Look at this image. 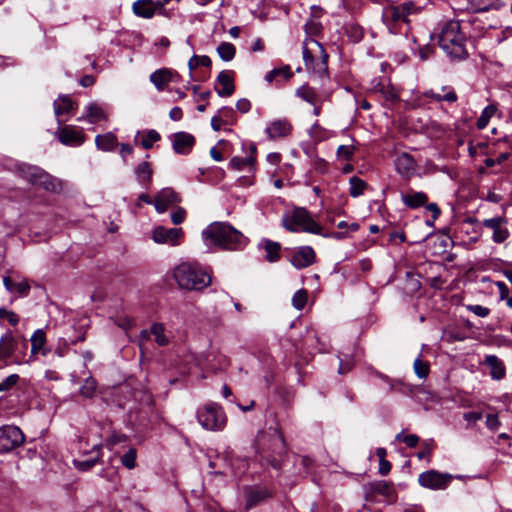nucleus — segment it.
Returning <instances> with one entry per match:
<instances>
[{"label": "nucleus", "instance_id": "aec40b11", "mask_svg": "<svg viewBox=\"0 0 512 512\" xmlns=\"http://www.w3.org/2000/svg\"><path fill=\"white\" fill-rule=\"evenodd\" d=\"M395 166L398 173L407 178L411 177L416 171V162L407 153H402L396 158Z\"/></svg>", "mask_w": 512, "mask_h": 512}, {"label": "nucleus", "instance_id": "bb28decb", "mask_svg": "<svg viewBox=\"0 0 512 512\" xmlns=\"http://www.w3.org/2000/svg\"><path fill=\"white\" fill-rule=\"evenodd\" d=\"M46 343V333L43 329H37L33 335L31 336V353L37 354L41 353L43 356H46L48 350L45 349Z\"/></svg>", "mask_w": 512, "mask_h": 512}, {"label": "nucleus", "instance_id": "6e6552de", "mask_svg": "<svg viewBox=\"0 0 512 512\" xmlns=\"http://www.w3.org/2000/svg\"><path fill=\"white\" fill-rule=\"evenodd\" d=\"M18 171L28 182L47 191H56L60 188L59 180L39 167L21 164Z\"/></svg>", "mask_w": 512, "mask_h": 512}, {"label": "nucleus", "instance_id": "cd10ccee", "mask_svg": "<svg viewBox=\"0 0 512 512\" xmlns=\"http://www.w3.org/2000/svg\"><path fill=\"white\" fill-rule=\"evenodd\" d=\"M16 348V340L11 332L4 334L0 339V360L10 357Z\"/></svg>", "mask_w": 512, "mask_h": 512}, {"label": "nucleus", "instance_id": "c03bdc74", "mask_svg": "<svg viewBox=\"0 0 512 512\" xmlns=\"http://www.w3.org/2000/svg\"><path fill=\"white\" fill-rule=\"evenodd\" d=\"M255 162V158L253 156L241 158V157H233L230 161V166L235 170H243L246 167H252Z\"/></svg>", "mask_w": 512, "mask_h": 512}, {"label": "nucleus", "instance_id": "0eeeda50", "mask_svg": "<svg viewBox=\"0 0 512 512\" xmlns=\"http://www.w3.org/2000/svg\"><path fill=\"white\" fill-rule=\"evenodd\" d=\"M197 420L199 424L206 430L220 431L227 422L226 415L220 405L217 403H207L198 408Z\"/></svg>", "mask_w": 512, "mask_h": 512}, {"label": "nucleus", "instance_id": "412c9836", "mask_svg": "<svg viewBox=\"0 0 512 512\" xmlns=\"http://www.w3.org/2000/svg\"><path fill=\"white\" fill-rule=\"evenodd\" d=\"M484 364L489 368L492 379L499 381L505 377L506 369L504 363L497 356H486Z\"/></svg>", "mask_w": 512, "mask_h": 512}, {"label": "nucleus", "instance_id": "8fccbe9b", "mask_svg": "<svg viewBox=\"0 0 512 512\" xmlns=\"http://www.w3.org/2000/svg\"><path fill=\"white\" fill-rule=\"evenodd\" d=\"M306 33L309 35H318L321 32L322 25L316 19H310L305 25Z\"/></svg>", "mask_w": 512, "mask_h": 512}, {"label": "nucleus", "instance_id": "1a4fd4ad", "mask_svg": "<svg viewBox=\"0 0 512 512\" xmlns=\"http://www.w3.org/2000/svg\"><path fill=\"white\" fill-rule=\"evenodd\" d=\"M452 479L451 474L428 470L419 475L418 483L427 489L442 490L448 487Z\"/></svg>", "mask_w": 512, "mask_h": 512}, {"label": "nucleus", "instance_id": "c9c22d12", "mask_svg": "<svg viewBox=\"0 0 512 512\" xmlns=\"http://www.w3.org/2000/svg\"><path fill=\"white\" fill-rule=\"evenodd\" d=\"M141 136L140 144L144 149H150L153 144L160 140L161 136L156 130H148L144 133L138 132L135 136V141Z\"/></svg>", "mask_w": 512, "mask_h": 512}, {"label": "nucleus", "instance_id": "603ef678", "mask_svg": "<svg viewBox=\"0 0 512 512\" xmlns=\"http://www.w3.org/2000/svg\"><path fill=\"white\" fill-rule=\"evenodd\" d=\"M30 291V284L27 280L23 279L19 282H15L14 292L18 293L20 296H27Z\"/></svg>", "mask_w": 512, "mask_h": 512}, {"label": "nucleus", "instance_id": "423d86ee", "mask_svg": "<svg viewBox=\"0 0 512 512\" xmlns=\"http://www.w3.org/2000/svg\"><path fill=\"white\" fill-rule=\"evenodd\" d=\"M328 54L324 47L314 39H306L303 43V59L307 70L325 75L328 69Z\"/></svg>", "mask_w": 512, "mask_h": 512}, {"label": "nucleus", "instance_id": "13d9d810", "mask_svg": "<svg viewBox=\"0 0 512 512\" xmlns=\"http://www.w3.org/2000/svg\"><path fill=\"white\" fill-rule=\"evenodd\" d=\"M227 121L221 119V115H215L211 119V126L215 131H219L221 127L226 124Z\"/></svg>", "mask_w": 512, "mask_h": 512}, {"label": "nucleus", "instance_id": "f257e3e1", "mask_svg": "<svg viewBox=\"0 0 512 512\" xmlns=\"http://www.w3.org/2000/svg\"><path fill=\"white\" fill-rule=\"evenodd\" d=\"M202 238L209 247L225 250H238L247 243V238L226 222H213L202 232Z\"/></svg>", "mask_w": 512, "mask_h": 512}, {"label": "nucleus", "instance_id": "c756f323", "mask_svg": "<svg viewBox=\"0 0 512 512\" xmlns=\"http://www.w3.org/2000/svg\"><path fill=\"white\" fill-rule=\"evenodd\" d=\"M101 447H102L101 444H95L93 446L92 453L94 454V456L91 457L90 459L74 460L73 463H74L75 467L81 471H87V470L91 469L100 460Z\"/></svg>", "mask_w": 512, "mask_h": 512}, {"label": "nucleus", "instance_id": "f03ea898", "mask_svg": "<svg viewBox=\"0 0 512 512\" xmlns=\"http://www.w3.org/2000/svg\"><path fill=\"white\" fill-rule=\"evenodd\" d=\"M282 225L286 230L293 233L306 232L335 239H343L347 235L345 232L323 233L322 226L317 223L309 211L303 207H296L292 211L285 213L282 216Z\"/></svg>", "mask_w": 512, "mask_h": 512}, {"label": "nucleus", "instance_id": "0e129e2a", "mask_svg": "<svg viewBox=\"0 0 512 512\" xmlns=\"http://www.w3.org/2000/svg\"><path fill=\"white\" fill-rule=\"evenodd\" d=\"M183 113L180 107H174L169 112V117L173 121H179L182 119Z\"/></svg>", "mask_w": 512, "mask_h": 512}, {"label": "nucleus", "instance_id": "7c9ffc66", "mask_svg": "<svg viewBox=\"0 0 512 512\" xmlns=\"http://www.w3.org/2000/svg\"><path fill=\"white\" fill-rule=\"evenodd\" d=\"M296 95L300 97L303 101L316 105L317 103L322 102L321 96L316 92V90L310 86L303 85L296 90Z\"/></svg>", "mask_w": 512, "mask_h": 512}, {"label": "nucleus", "instance_id": "a878e982", "mask_svg": "<svg viewBox=\"0 0 512 512\" xmlns=\"http://www.w3.org/2000/svg\"><path fill=\"white\" fill-rule=\"evenodd\" d=\"M172 80V72L169 69H159L150 75V81L158 91H162Z\"/></svg>", "mask_w": 512, "mask_h": 512}, {"label": "nucleus", "instance_id": "9d476101", "mask_svg": "<svg viewBox=\"0 0 512 512\" xmlns=\"http://www.w3.org/2000/svg\"><path fill=\"white\" fill-rule=\"evenodd\" d=\"M24 442L22 431L16 426L0 428V452L5 453L19 447Z\"/></svg>", "mask_w": 512, "mask_h": 512}, {"label": "nucleus", "instance_id": "f8f14e48", "mask_svg": "<svg viewBox=\"0 0 512 512\" xmlns=\"http://www.w3.org/2000/svg\"><path fill=\"white\" fill-rule=\"evenodd\" d=\"M55 135L66 146H80L85 141V134L82 129L71 125L60 127Z\"/></svg>", "mask_w": 512, "mask_h": 512}, {"label": "nucleus", "instance_id": "3c124183", "mask_svg": "<svg viewBox=\"0 0 512 512\" xmlns=\"http://www.w3.org/2000/svg\"><path fill=\"white\" fill-rule=\"evenodd\" d=\"M396 440L404 442L408 447H415L419 442V437L414 434L404 435L399 433L396 435Z\"/></svg>", "mask_w": 512, "mask_h": 512}, {"label": "nucleus", "instance_id": "4468645a", "mask_svg": "<svg viewBox=\"0 0 512 512\" xmlns=\"http://www.w3.org/2000/svg\"><path fill=\"white\" fill-rule=\"evenodd\" d=\"M173 149L177 154H189L195 144V137L187 132H177L172 135Z\"/></svg>", "mask_w": 512, "mask_h": 512}, {"label": "nucleus", "instance_id": "de8ad7c7", "mask_svg": "<svg viewBox=\"0 0 512 512\" xmlns=\"http://www.w3.org/2000/svg\"><path fill=\"white\" fill-rule=\"evenodd\" d=\"M414 371L419 378H426L429 374V365L427 362L417 358L414 361Z\"/></svg>", "mask_w": 512, "mask_h": 512}, {"label": "nucleus", "instance_id": "e433bc0d", "mask_svg": "<svg viewBox=\"0 0 512 512\" xmlns=\"http://www.w3.org/2000/svg\"><path fill=\"white\" fill-rule=\"evenodd\" d=\"M265 248V258L269 262H275L280 258V249L281 246L277 242L267 240L264 245Z\"/></svg>", "mask_w": 512, "mask_h": 512}, {"label": "nucleus", "instance_id": "79ce46f5", "mask_svg": "<svg viewBox=\"0 0 512 512\" xmlns=\"http://www.w3.org/2000/svg\"><path fill=\"white\" fill-rule=\"evenodd\" d=\"M356 148L353 144L349 145H340L336 151V157L339 161H350L354 154Z\"/></svg>", "mask_w": 512, "mask_h": 512}, {"label": "nucleus", "instance_id": "72a5a7b5", "mask_svg": "<svg viewBox=\"0 0 512 512\" xmlns=\"http://www.w3.org/2000/svg\"><path fill=\"white\" fill-rule=\"evenodd\" d=\"M150 334L154 337L155 342L159 346H167L170 343V338L166 334V329L162 323L152 324Z\"/></svg>", "mask_w": 512, "mask_h": 512}, {"label": "nucleus", "instance_id": "58836bf2", "mask_svg": "<svg viewBox=\"0 0 512 512\" xmlns=\"http://www.w3.org/2000/svg\"><path fill=\"white\" fill-rule=\"evenodd\" d=\"M349 184H350L349 193L354 198L362 195L368 186L364 180H362L356 176L350 178Z\"/></svg>", "mask_w": 512, "mask_h": 512}, {"label": "nucleus", "instance_id": "4be33fe9", "mask_svg": "<svg viewBox=\"0 0 512 512\" xmlns=\"http://www.w3.org/2000/svg\"><path fill=\"white\" fill-rule=\"evenodd\" d=\"M266 436L271 439L272 444L270 448L272 451L281 453L285 450L284 436L277 427H269L265 432V435L258 439V442L261 443V441L264 440Z\"/></svg>", "mask_w": 512, "mask_h": 512}, {"label": "nucleus", "instance_id": "bf43d9fd", "mask_svg": "<svg viewBox=\"0 0 512 512\" xmlns=\"http://www.w3.org/2000/svg\"><path fill=\"white\" fill-rule=\"evenodd\" d=\"M337 227L339 229H348L349 232H355L359 229V224L356 222L348 224L346 221H340Z\"/></svg>", "mask_w": 512, "mask_h": 512}, {"label": "nucleus", "instance_id": "37998d69", "mask_svg": "<svg viewBox=\"0 0 512 512\" xmlns=\"http://www.w3.org/2000/svg\"><path fill=\"white\" fill-rule=\"evenodd\" d=\"M496 110H497V108L494 105H489V106L484 108V110L482 111L479 119L477 120V127H478V129H484L487 126L489 120L496 113Z\"/></svg>", "mask_w": 512, "mask_h": 512}, {"label": "nucleus", "instance_id": "49530a36", "mask_svg": "<svg viewBox=\"0 0 512 512\" xmlns=\"http://www.w3.org/2000/svg\"><path fill=\"white\" fill-rule=\"evenodd\" d=\"M137 452L136 449L130 448L122 457L121 463L128 469H133L136 466Z\"/></svg>", "mask_w": 512, "mask_h": 512}, {"label": "nucleus", "instance_id": "09e8293b", "mask_svg": "<svg viewBox=\"0 0 512 512\" xmlns=\"http://www.w3.org/2000/svg\"><path fill=\"white\" fill-rule=\"evenodd\" d=\"M0 319H6L12 326H16L19 323L18 315L5 308H0Z\"/></svg>", "mask_w": 512, "mask_h": 512}, {"label": "nucleus", "instance_id": "69168bd1", "mask_svg": "<svg viewBox=\"0 0 512 512\" xmlns=\"http://www.w3.org/2000/svg\"><path fill=\"white\" fill-rule=\"evenodd\" d=\"M233 113L234 112H233L232 108H230V107H223V108H221L218 111L217 115H221V119L226 121V119H229V118L232 117Z\"/></svg>", "mask_w": 512, "mask_h": 512}, {"label": "nucleus", "instance_id": "a211bd4d", "mask_svg": "<svg viewBox=\"0 0 512 512\" xmlns=\"http://www.w3.org/2000/svg\"><path fill=\"white\" fill-rule=\"evenodd\" d=\"M292 125L286 119H277L269 123L266 133L270 139H278L290 134Z\"/></svg>", "mask_w": 512, "mask_h": 512}, {"label": "nucleus", "instance_id": "774afa93", "mask_svg": "<svg viewBox=\"0 0 512 512\" xmlns=\"http://www.w3.org/2000/svg\"><path fill=\"white\" fill-rule=\"evenodd\" d=\"M3 284L5 286V288L10 292V293H14V285H15V282L13 281V279L9 276H4L3 277Z\"/></svg>", "mask_w": 512, "mask_h": 512}, {"label": "nucleus", "instance_id": "2f4dec72", "mask_svg": "<svg viewBox=\"0 0 512 512\" xmlns=\"http://www.w3.org/2000/svg\"><path fill=\"white\" fill-rule=\"evenodd\" d=\"M402 201L403 203L408 206L409 208L415 209L422 205H424L428 197L424 192H411L407 193L405 195H402Z\"/></svg>", "mask_w": 512, "mask_h": 512}, {"label": "nucleus", "instance_id": "473e14b6", "mask_svg": "<svg viewBox=\"0 0 512 512\" xmlns=\"http://www.w3.org/2000/svg\"><path fill=\"white\" fill-rule=\"evenodd\" d=\"M334 135L333 131L322 127L318 122L314 123L309 129V136L316 142L326 141Z\"/></svg>", "mask_w": 512, "mask_h": 512}, {"label": "nucleus", "instance_id": "6ab92c4d", "mask_svg": "<svg viewBox=\"0 0 512 512\" xmlns=\"http://www.w3.org/2000/svg\"><path fill=\"white\" fill-rule=\"evenodd\" d=\"M132 10L136 16L146 19L159 13V8L154 0H137L133 3Z\"/></svg>", "mask_w": 512, "mask_h": 512}, {"label": "nucleus", "instance_id": "a19ab883", "mask_svg": "<svg viewBox=\"0 0 512 512\" xmlns=\"http://www.w3.org/2000/svg\"><path fill=\"white\" fill-rule=\"evenodd\" d=\"M135 173L140 183L149 182L152 177V169L150 164L146 161L138 164V166L135 169Z\"/></svg>", "mask_w": 512, "mask_h": 512}, {"label": "nucleus", "instance_id": "c85d7f7f", "mask_svg": "<svg viewBox=\"0 0 512 512\" xmlns=\"http://www.w3.org/2000/svg\"><path fill=\"white\" fill-rule=\"evenodd\" d=\"M117 137L112 132L97 135L95 137V144L99 150L112 151L117 146Z\"/></svg>", "mask_w": 512, "mask_h": 512}, {"label": "nucleus", "instance_id": "4c0bfd02", "mask_svg": "<svg viewBox=\"0 0 512 512\" xmlns=\"http://www.w3.org/2000/svg\"><path fill=\"white\" fill-rule=\"evenodd\" d=\"M217 53L223 61L228 62V61H231L235 57L236 48L232 43L222 42L217 47Z\"/></svg>", "mask_w": 512, "mask_h": 512}, {"label": "nucleus", "instance_id": "ddd939ff", "mask_svg": "<svg viewBox=\"0 0 512 512\" xmlns=\"http://www.w3.org/2000/svg\"><path fill=\"white\" fill-rule=\"evenodd\" d=\"M483 226L493 231L492 239L496 243H502L509 237V230L506 227L507 221L503 217L485 219Z\"/></svg>", "mask_w": 512, "mask_h": 512}, {"label": "nucleus", "instance_id": "680f3d73", "mask_svg": "<svg viewBox=\"0 0 512 512\" xmlns=\"http://www.w3.org/2000/svg\"><path fill=\"white\" fill-rule=\"evenodd\" d=\"M464 419L468 422H477L482 419L481 412H468L464 414Z\"/></svg>", "mask_w": 512, "mask_h": 512}, {"label": "nucleus", "instance_id": "5701e85b", "mask_svg": "<svg viewBox=\"0 0 512 512\" xmlns=\"http://www.w3.org/2000/svg\"><path fill=\"white\" fill-rule=\"evenodd\" d=\"M293 72L289 65H284L280 68H274L265 75V80L272 84L273 82L287 81L293 77Z\"/></svg>", "mask_w": 512, "mask_h": 512}, {"label": "nucleus", "instance_id": "338daca9", "mask_svg": "<svg viewBox=\"0 0 512 512\" xmlns=\"http://www.w3.org/2000/svg\"><path fill=\"white\" fill-rule=\"evenodd\" d=\"M19 379V376L16 375V374H12L10 375L9 377L6 378L5 382L2 383L3 384V387H4V390L5 389H8L9 387H11L12 385L16 384V382L18 381Z\"/></svg>", "mask_w": 512, "mask_h": 512}, {"label": "nucleus", "instance_id": "dca6fc26", "mask_svg": "<svg viewBox=\"0 0 512 512\" xmlns=\"http://www.w3.org/2000/svg\"><path fill=\"white\" fill-rule=\"evenodd\" d=\"M315 252L310 246H303L291 256V264L297 269L306 268L314 263Z\"/></svg>", "mask_w": 512, "mask_h": 512}, {"label": "nucleus", "instance_id": "f704fd0d", "mask_svg": "<svg viewBox=\"0 0 512 512\" xmlns=\"http://www.w3.org/2000/svg\"><path fill=\"white\" fill-rule=\"evenodd\" d=\"M86 111V119L90 123H97L101 120L106 119V114L104 110L96 103H90L85 108Z\"/></svg>", "mask_w": 512, "mask_h": 512}, {"label": "nucleus", "instance_id": "39448f33", "mask_svg": "<svg viewBox=\"0 0 512 512\" xmlns=\"http://www.w3.org/2000/svg\"><path fill=\"white\" fill-rule=\"evenodd\" d=\"M420 12V8L413 2H405L401 5H390L383 9L382 20L390 33H401L403 25H409L410 17Z\"/></svg>", "mask_w": 512, "mask_h": 512}, {"label": "nucleus", "instance_id": "a18cd8bd", "mask_svg": "<svg viewBox=\"0 0 512 512\" xmlns=\"http://www.w3.org/2000/svg\"><path fill=\"white\" fill-rule=\"evenodd\" d=\"M308 293L305 289L298 290L292 298V304L297 310H302L307 303Z\"/></svg>", "mask_w": 512, "mask_h": 512}, {"label": "nucleus", "instance_id": "4d7b16f0", "mask_svg": "<svg viewBox=\"0 0 512 512\" xmlns=\"http://www.w3.org/2000/svg\"><path fill=\"white\" fill-rule=\"evenodd\" d=\"M236 108L242 113H247L251 109V103L247 99H240L236 103Z\"/></svg>", "mask_w": 512, "mask_h": 512}, {"label": "nucleus", "instance_id": "9b49d317", "mask_svg": "<svg viewBox=\"0 0 512 512\" xmlns=\"http://www.w3.org/2000/svg\"><path fill=\"white\" fill-rule=\"evenodd\" d=\"M184 235L182 228H165L157 226L152 232V239L158 244L177 246Z\"/></svg>", "mask_w": 512, "mask_h": 512}, {"label": "nucleus", "instance_id": "5fc2aeb1", "mask_svg": "<svg viewBox=\"0 0 512 512\" xmlns=\"http://www.w3.org/2000/svg\"><path fill=\"white\" fill-rule=\"evenodd\" d=\"M467 309L479 317H487L490 313L489 308L481 305H468Z\"/></svg>", "mask_w": 512, "mask_h": 512}, {"label": "nucleus", "instance_id": "f3484780", "mask_svg": "<svg viewBox=\"0 0 512 512\" xmlns=\"http://www.w3.org/2000/svg\"><path fill=\"white\" fill-rule=\"evenodd\" d=\"M215 90L221 97H228L235 90L233 77L229 71H221L216 79Z\"/></svg>", "mask_w": 512, "mask_h": 512}, {"label": "nucleus", "instance_id": "ea45409f", "mask_svg": "<svg viewBox=\"0 0 512 512\" xmlns=\"http://www.w3.org/2000/svg\"><path fill=\"white\" fill-rule=\"evenodd\" d=\"M97 389V384L95 379L92 377H88L84 380L83 384L79 388V394L84 398H92L94 397Z\"/></svg>", "mask_w": 512, "mask_h": 512}, {"label": "nucleus", "instance_id": "6e6d98bb", "mask_svg": "<svg viewBox=\"0 0 512 512\" xmlns=\"http://www.w3.org/2000/svg\"><path fill=\"white\" fill-rule=\"evenodd\" d=\"M486 425L489 429L496 430L500 425L497 415L488 414L486 417Z\"/></svg>", "mask_w": 512, "mask_h": 512}, {"label": "nucleus", "instance_id": "20e7f679", "mask_svg": "<svg viewBox=\"0 0 512 512\" xmlns=\"http://www.w3.org/2000/svg\"><path fill=\"white\" fill-rule=\"evenodd\" d=\"M438 43L443 51L452 58L464 59L467 56L465 36L456 20L445 22L438 34Z\"/></svg>", "mask_w": 512, "mask_h": 512}, {"label": "nucleus", "instance_id": "e2e57ef3", "mask_svg": "<svg viewBox=\"0 0 512 512\" xmlns=\"http://www.w3.org/2000/svg\"><path fill=\"white\" fill-rule=\"evenodd\" d=\"M496 286L498 287V290L500 293V298L501 299L508 298L509 289H508L507 285L504 282L499 281V282H496Z\"/></svg>", "mask_w": 512, "mask_h": 512}, {"label": "nucleus", "instance_id": "864d4df0", "mask_svg": "<svg viewBox=\"0 0 512 512\" xmlns=\"http://www.w3.org/2000/svg\"><path fill=\"white\" fill-rule=\"evenodd\" d=\"M186 218V211L185 209L178 207L175 211L171 214V221L173 224L178 225L181 224Z\"/></svg>", "mask_w": 512, "mask_h": 512}, {"label": "nucleus", "instance_id": "7ed1b4c3", "mask_svg": "<svg viewBox=\"0 0 512 512\" xmlns=\"http://www.w3.org/2000/svg\"><path fill=\"white\" fill-rule=\"evenodd\" d=\"M173 278L180 289L200 291L211 284L210 274L198 263L182 262L173 270Z\"/></svg>", "mask_w": 512, "mask_h": 512}, {"label": "nucleus", "instance_id": "2eb2a0df", "mask_svg": "<svg viewBox=\"0 0 512 512\" xmlns=\"http://www.w3.org/2000/svg\"><path fill=\"white\" fill-rule=\"evenodd\" d=\"M179 196L171 188H164L157 193L154 199V206L158 213H164L169 206L178 203Z\"/></svg>", "mask_w": 512, "mask_h": 512}, {"label": "nucleus", "instance_id": "393cba45", "mask_svg": "<svg viewBox=\"0 0 512 512\" xmlns=\"http://www.w3.org/2000/svg\"><path fill=\"white\" fill-rule=\"evenodd\" d=\"M54 113L57 117V121L59 124H61L62 120L60 119L61 116L70 113L72 110H74V103L68 96H59L54 101Z\"/></svg>", "mask_w": 512, "mask_h": 512}, {"label": "nucleus", "instance_id": "052dcab7", "mask_svg": "<svg viewBox=\"0 0 512 512\" xmlns=\"http://www.w3.org/2000/svg\"><path fill=\"white\" fill-rule=\"evenodd\" d=\"M391 463L385 460H379V473L381 475H387L391 470Z\"/></svg>", "mask_w": 512, "mask_h": 512}, {"label": "nucleus", "instance_id": "b1692460", "mask_svg": "<svg viewBox=\"0 0 512 512\" xmlns=\"http://www.w3.org/2000/svg\"><path fill=\"white\" fill-rule=\"evenodd\" d=\"M424 96L432 98L436 102L446 101L453 103L457 100V94L452 88L448 86L441 87V92H436L432 89L425 91Z\"/></svg>", "mask_w": 512, "mask_h": 512}]
</instances>
